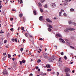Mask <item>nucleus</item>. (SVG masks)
<instances>
[{
    "label": "nucleus",
    "instance_id": "f257e3e1",
    "mask_svg": "<svg viewBox=\"0 0 76 76\" xmlns=\"http://www.w3.org/2000/svg\"><path fill=\"white\" fill-rule=\"evenodd\" d=\"M75 29L72 28H66V29L65 30V31L66 32H67L68 31H74Z\"/></svg>",
    "mask_w": 76,
    "mask_h": 76
},
{
    "label": "nucleus",
    "instance_id": "f03ea898",
    "mask_svg": "<svg viewBox=\"0 0 76 76\" xmlns=\"http://www.w3.org/2000/svg\"><path fill=\"white\" fill-rule=\"evenodd\" d=\"M50 5L53 8L56 7V4H55V3H52L50 4Z\"/></svg>",
    "mask_w": 76,
    "mask_h": 76
},
{
    "label": "nucleus",
    "instance_id": "7ed1b4c3",
    "mask_svg": "<svg viewBox=\"0 0 76 76\" xmlns=\"http://www.w3.org/2000/svg\"><path fill=\"white\" fill-rule=\"evenodd\" d=\"M68 2H69V0H67V1H65V2L63 4V6H66V5H67L68 4V3H67Z\"/></svg>",
    "mask_w": 76,
    "mask_h": 76
},
{
    "label": "nucleus",
    "instance_id": "20e7f679",
    "mask_svg": "<svg viewBox=\"0 0 76 76\" xmlns=\"http://www.w3.org/2000/svg\"><path fill=\"white\" fill-rule=\"evenodd\" d=\"M3 73L4 75H7L8 74V72L6 70L4 71L3 72Z\"/></svg>",
    "mask_w": 76,
    "mask_h": 76
},
{
    "label": "nucleus",
    "instance_id": "39448f33",
    "mask_svg": "<svg viewBox=\"0 0 76 76\" xmlns=\"http://www.w3.org/2000/svg\"><path fill=\"white\" fill-rule=\"evenodd\" d=\"M70 70V69L69 68H66L65 69V72L66 73H67Z\"/></svg>",
    "mask_w": 76,
    "mask_h": 76
},
{
    "label": "nucleus",
    "instance_id": "423d86ee",
    "mask_svg": "<svg viewBox=\"0 0 76 76\" xmlns=\"http://www.w3.org/2000/svg\"><path fill=\"white\" fill-rule=\"evenodd\" d=\"M46 20L48 22H50V23H52L53 22L51 20H50L49 18H47L46 19Z\"/></svg>",
    "mask_w": 76,
    "mask_h": 76
},
{
    "label": "nucleus",
    "instance_id": "0eeeda50",
    "mask_svg": "<svg viewBox=\"0 0 76 76\" xmlns=\"http://www.w3.org/2000/svg\"><path fill=\"white\" fill-rule=\"evenodd\" d=\"M42 18H43V16H40L39 18V20L40 21H42L43 20H42Z\"/></svg>",
    "mask_w": 76,
    "mask_h": 76
},
{
    "label": "nucleus",
    "instance_id": "6e6552de",
    "mask_svg": "<svg viewBox=\"0 0 76 76\" xmlns=\"http://www.w3.org/2000/svg\"><path fill=\"white\" fill-rule=\"evenodd\" d=\"M12 42H14L15 41V42H17V39L15 38V39H12Z\"/></svg>",
    "mask_w": 76,
    "mask_h": 76
},
{
    "label": "nucleus",
    "instance_id": "1a4fd4ad",
    "mask_svg": "<svg viewBox=\"0 0 76 76\" xmlns=\"http://www.w3.org/2000/svg\"><path fill=\"white\" fill-rule=\"evenodd\" d=\"M57 37H62V36L60 34H56Z\"/></svg>",
    "mask_w": 76,
    "mask_h": 76
},
{
    "label": "nucleus",
    "instance_id": "9d476101",
    "mask_svg": "<svg viewBox=\"0 0 76 76\" xmlns=\"http://www.w3.org/2000/svg\"><path fill=\"white\" fill-rule=\"evenodd\" d=\"M59 40L61 41L62 43H64L65 42L64 40L61 38L59 39Z\"/></svg>",
    "mask_w": 76,
    "mask_h": 76
},
{
    "label": "nucleus",
    "instance_id": "9b49d317",
    "mask_svg": "<svg viewBox=\"0 0 76 76\" xmlns=\"http://www.w3.org/2000/svg\"><path fill=\"white\" fill-rule=\"evenodd\" d=\"M46 67L48 68V69L50 68V65L49 64H47L46 65Z\"/></svg>",
    "mask_w": 76,
    "mask_h": 76
},
{
    "label": "nucleus",
    "instance_id": "f8f14e48",
    "mask_svg": "<svg viewBox=\"0 0 76 76\" xmlns=\"http://www.w3.org/2000/svg\"><path fill=\"white\" fill-rule=\"evenodd\" d=\"M66 75L65 76H70V75L69 73H66Z\"/></svg>",
    "mask_w": 76,
    "mask_h": 76
},
{
    "label": "nucleus",
    "instance_id": "ddd939ff",
    "mask_svg": "<svg viewBox=\"0 0 76 76\" xmlns=\"http://www.w3.org/2000/svg\"><path fill=\"white\" fill-rule=\"evenodd\" d=\"M33 13L34 15H37V12H36V11L34 10L33 11Z\"/></svg>",
    "mask_w": 76,
    "mask_h": 76
},
{
    "label": "nucleus",
    "instance_id": "4468645a",
    "mask_svg": "<svg viewBox=\"0 0 76 76\" xmlns=\"http://www.w3.org/2000/svg\"><path fill=\"white\" fill-rule=\"evenodd\" d=\"M39 4V7H41V6H42V5H41V3H38Z\"/></svg>",
    "mask_w": 76,
    "mask_h": 76
},
{
    "label": "nucleus",
    "instance_id": "2eb2a0df",
    "mask_svg": "<svg viewBox=\"0 0 76 76\" xmlns=\"http://www.w3.org/2000/svg\"><path fill=\"white\" fill-rule=\"evenodd\" d=\"M74 10V9L73 8H71L70 9V12H73Z\"/></svg>",
    "mask_w": 76,
    "mask_h": 76
},
{
    "label": "nucleus",
    "instance_id": "dca6fc26",
    "mask_svg": "<svg viewBox=\"0 0 76 76\" xmlns=\"http://www.w3.org/2000/svg\"><path fill=\"white\" fill-rule=\"evenodd\" d=\"M48 31H49V32H50V31H51V28H48Z\"/></svg>",
    "mask_w": 76,
    "mask_h": 76
},
{
    "label": "nucleus",
    "instance_id": "f3484780",
    "mask_svg": "<svg viewBox=\"0 0 76 76\" xmlns=\"http://www.w3.org/2000/svg\"><path fill=\"white\" fill-rule=\"evenodd\" d=\"M19 16L20 18H21V17H22V16H23V14H20L19 15Z\"/></svg>",
    "mask_w": 76,
    "mask_h": 76
},
{
    "label": "nucleus",
    "instance_id": "a211bd4d",
    "mask_svg": "<svg viewBox=\"0 0 76 76\" xmlns=\"http://www.w3.org/2000/svg\"><path fill=\"white\" fill-rule=\"evenodd\" d=\"M13 63L15 65H16L17 64V62H16L15 61L13 62Z\"/></svg>",
    "mask_w": 76,
    "mask_h": 76
},
{
    "label": "nucleus",
    "instance_id": "6ab92c4d",
    "mask_svg": "<svg viewBox=\"0 0 76 76\" xmlns=\"http://www.w3.org/2000/svg\"><path fill=\"white\" fill-rule=\"evenodd\" d=\"M62 12H60L59 13V16H61V13H62Z\"/></svg>",
    "mask_w": 76,
    "mask_h": 76
},
{
    "label": "nucleus",
    "instance_id": "aec40b11",
    "mask_svg": "<svg viewBox=\"0 0 76 76\" xmlns=\"http://www.w3.org/2000/svg\"><path fill=\"white\" fill-rule=\"evenodd\" d=\"M41 61L40 59H38L37 61V62H38V63H39V62H41Z\"/></svg>",
    "mask_w": 76,
    "mask_h": 76
},
{
    "label": "nucleus",
    "instance_id": "412c9836",
    "mask_svg": "<svg viewBox=\"0 0 76 76\" xmlns=\"http://www.w3.org/2000/svg\"><path fill=\"white\" fill-rule=\"evenodd\" d=\"M22 62L23 63H25V60L23 59L22 60Z\"/></svg>",
    "mask_w": 76,
    "mask_h": 76
},
{
    "label": "nucleus",
    "instance_id": "4be33fe9",
    "mask_svg": "<svg viewBox=\"0 0 76 76\" xmlns=\"http://www.w3.org/2000/svg\"><path fill=\"white\" fill-rule=\"evenodd\" d=\"M8 58H10V57H11V55H10V54H8Z\"/></svg>",
    "mask_w": 76,
    "mask_h": 76
},
{
    "label": "nucleus",
    "instance_id": "5701e85b",
    "mask_svg": "<svg viewBox=\"0 0 76 76\" xmlns=\"http://www.w3.org/2000/svg\"><path fill=\"white\" fill-rule=\"evenodd\" d=\"M3 33H4V31H3L1 30V32H0V34H3Z\"/></svg>",
    "mask_w": 76,
    "mask_h": 76
},
{
    "label": "nucleus",
    "instance_id": "b1692460",
    "mask_svg": "<svg viewBox=\"0 0 76 76\" xmlns=\"http://www.w3.org/2000/svg\"><path fill=\"white\" fill-rule=\"evenodd\" d=\"M49 28H53V26H51V25H49Z\"/></svg>",
    "mask_w": 76,
    "mask_h": 76
},
{
    "label": "nucleus",
    "instance_id": "393cba45",
    "mask_svg": "<svg viewBox=\"0 0 76 76\" xmlns=\"http://www.w3.org/2000/svg\"><path fill=\"white\" fill-rule=\"evenodd\" d=\"M52 69H47V71L48 72H50V71H51Z\"/></svg>",
    "mask_w": 76,
    "mask_h": 76
},
{
    "label": "nucleus",
    "instance_id": "a878e982",
    "mask_svg": "<svg viewBox=\"0 0 76 76\" xmlns=\"http://www.w3.org/2000/svg\"><path fill=\"white\" fill-rule=\"evenodd\" d=\"M29 36L30 38H33V36H31V35L29 34Z\"/></svg>",
    "mask_w": 76,
    "mask_h": 76
},
{
    "label": "nucleus",
    "instance_id": "bb28decb",
    "mask_svg": "<svg viewBox=\"0 0 76 76\" xmlns=\"http://www.w3.org/2000/svg\"><path fill=\"white\" fill-rule=\"evenodd\" d=\"M47 75V74H46V73H43V74L42 75L44 76V75Z\"/></svg>",
    "mask_w": 76,
    "mask_h": 76
},
{
    "label": "nucleus",
    "instance_id": "cd10ccee",
    "mask_svg": "<svg viewBox=\"0 0 76 76\" xmlns=\"http://www.w3.org/2000/svg\"><path fill=\"white\" fill-rule=\"evenodd\" d=\"M45 1V0H41L40 1L41 3H43L44 1Z\"/></svg>",
    "mask_w": 76,
    "mask_h": 76
},
{
    "label": "nucleus",
    "instance_id": "c85d7f7f",
    "mask_svg": "<svg viewBox=\"0 0 76 76\" xmlns=\"http://www.w3.org/2000/svg\"><path fill=\"white\" fill-rule=\"evenodd\" d=\"M64 58H65V60H67V58L66 57V56H64Z\"/></svg>",
    "mask_w": 76,
    "mask_h": 76
},
{
    "label": "nucleus",
    "instance_id": "c756f323",
    "mask_svg": "<svg viewBox=\"0 0 76 76\" xmlns=\"http://www.w3.org/2000/svg\"><path fill=\"white\" fill-rule=\"evenodd\" d=\"M25 35L26 37H28V34H27V33H26L25 34Z\"/></svg>",
    "mask_w": 76,
    "mask_h": 76
},
{
    "label": "nucleus",
    "instance_id": "7c9ffc66",
    "mask_svg": "<svg viewBox=\"0 0 76 76\" xmlns=\"http://www.w3.org/2000/svg\"><path fill=\"white\" fill-rule=\"evenodd\" d=\"M61 55L62 56H63V55H64V53H63V52H62L61 53Z\"/></svg>",
    "mask_w": 76,
    "mask_h": 76
},
{
    "label": "nucleus",
    "instance_id": "2f4dec72",
    "mask_svg": "<svg viewBox=\"0 0 76 76\" xmlns=\"http://www.w3.org/2000/svg\"><path fill=\"white\" fill-rule=\"evenodd\" d=\"M40 12H43V10L42 9H41V8H40Z\"/></svg>",
    "mask_w": 76,
    "mask_h": 76
},
{
    "label": "nucleus",
    "instance_id": "473e14b6",
    "mask_svg": "<svg viewBox=\"0 0 76 76\" xmlns=\"http://www.w3.org/2000/svg\"><path fill=\"white\" fill-rule=\"evenodd\" d=\"M47 4L45 5L44 6V7H45V8H47Z\"/></svg>",
    "mask_w": 76,
    "mask_h": 76
},
{
    "label": "nucleus",
    "instance_id": "72a5a7b5",
    "mask_svg": "<svg viewBox=\"0 0 76 76\" xmlns=\"http://www.w3.org/2000/svg\"><path fill=\"white\" fill-rule=\"evenodd\" d=\"M44 57L45 58H47V55L45 56H44Z\"/></svg>",
    "mask_w": 76,
    "mask_h": 76
},
{
    "label": "nucleus",
    "instance_id": "f704fd0d",
    "mask_svg": "<svg viewBox=\"0 0 76 76\" xmlns=\"http://www.w3.org/2000/svg\"><path fill=\"white\" fill-rule=\"evenodd\" d=\"M61 60V58H59V60H58V61H60L61 63V62H61V61H60Z\"/></svg>",
    "mask_w": 76,
    "mask_h": 76
},
{
    "label": "nucleus",
    "instance_id": "c9c22d12",
    "mask_svg": "<svg viewBox=\"0 0 76 76\" xmlns=\"http://www.w3.org/2000/svg\"><path fill=\"white\" fill-rule=\"evenodd\" d=\"M23 21L24 22L25 21V18L24 17H23Z\"/></svg>",
    "mask_w": 76,
    "mask_h": 76
},
{
    "label": "nucleus",
    "instance_id": "e433bc0d",
    "mask_svg": "<svg viewBox=\"0 0 76 76\" xmlns=\"http://www.w3.org/2000/svg\"><path fill=\"white\" fill-rule=\"evenodd\" d=\"M51 74H53V75H54L55 74V72H51Z\"/></svg>",
    "mask_w": 76,
    "mask_h": 76
},
{
    "label": "nucleus",
    "instance_id": "4c0bfd02",
    "mask_svg": "<svg viewBox=\"0 0 76 76\" xmlns=\"http://www.w3.org/2000/svg\"><path fill=\"white\" fill-rule=\"evenodd\" d=\"M63 15L64 16H67V14H66L65 13H64Z\"/></svg>",
    "mask_w": 76,
    "mask_h": 76
},
{
    "label": "nucleus",
    "instance_id": "58836bf2",
    "mask_svg": "<svg viewBox=\"0 0 76 76\" xmlns=\"http://www.w3.org/2000/svg\"><path fill=\"white\" fill-rule=\"evenodd\" d=\"M12 60H13V61H15V60H16V59L15 58H13Z\"/></svg>",
    "mask_w": 76,
    "mask_h": 76
},
{
    "label": "nucleus",
    "instance_id": "ea45409f",
    "mask_svg": "<svg viewBox=\"0 0 76 76\" xmlns=\"http://www.w3.org/2000/svg\"><path fill=\"white\" fill-rule=\"evenodd\" d=\"M21 28L22 31H23V30H24V27H21Z\"/></svg>",
    "mask_w": 76,
    "mask_h": 76
},
{
    "label": "nucleus",
    "instance_id": "a19ab883",
    "mask_svg": "<svg viewBox=\"0 0 76 76\" xmlns=\"http://www.w3.org/2000/svg\"><path fill=\"white\" fill-rule=\"evenodd\" d=\"M19 62H20V64L21 65H22V61H19Z\"/></svg>",
    "mask_w": 76,
    "mask_h": 76
},
{
    "label": "nucleus",
    "instance_id": "79ce46f5",
    "mask_svg": "<svg viewBox=\"0 0 76 76\" xmlns=\"http://www.w3.org/2000/svg\"><path fill=\"white\" fill-rule=\"evenodd\" d=\"M39 40H40L41 41H42V40H43V39H42V38H40L39 39Z\"/></svg>",
    "mask_w": 76,
    "mask_h": 76
},
{
    "label": "nucleus",
    "instance_id": "37998d69",
    "mask_svg": "<svg viewBox=\"0 0 76 76\" xmlns=\"http://www.w3.org/2000/svg\"><path fill=\"white\" fill-rule=\"evenodd\" d=\"M20 4H21V3H23V1H22V0H20Z\"/></svg>",
    "mask_w": 76,
    "mask_h": 76
},
{
    "label": "nucleus",
    "instance_id": "c03bdc74",
    "mask_svg": "<svg viewBox=\"0 0 76 76\" xmlns=\"http://www.w3.org/2000/svg\"><path fill=\"white\" fill-rule=\"evenodd\" d=\"M70 47H71V48H72V49H75V47L73 46H70Z\"/></svg>",
    "mask_w": 76,
    "mask_h": 76
},
{
    "label": "nucleus",
    "instance_id": "a18cd8bd",
    "mask_svg": "<svg viewBox=\"0 0 76 76\" xmlns=\"http://www.w3.org/2000/svg\"><path fill=\"white\" fill-rule=\"evenodd\" d=\"M73 24L74 25V26H76V23H74Z\"/></svg>",
    "mask_w": 76,
    "mask_h": 76
},
{
    "label": "nucleus",
    "instance_id": "49530a36",
    "mask_svg": "<svg viewBox=\"0 0 76 76\" xmlns=\"http://www.w3.org/2000/svg\"><path fill=\"white\" fill-rule=\"evenodd\" d=\"M20 51H22L23 50V48H21L20 49Z\"/></svg>",
    "mask_w": 76,
    "mask_h": 76
},
{
    "label": "nucleus",
    "instance_id": "de8ad7c7",
    "mask_svg": "<svg viewBox=\"0 0 76 76\" xmlns=\"http://www.w3.org/2000/svg\"><path fill=\"white\" fill-rule=\"evenodd\" d=\"M5 57H4L2 58V60H3V61H4V58H5Z\"/></svg>",
    "mask_w": 76,
    "mask_h": 76
},
{
    "label": "nucleus",
    "instance_id": "09e8293b",
    "mask_svg": "<svg viewBox=\"0 0 76 76\" xmlns=\"http://www.w3.org/2000/svg\"><path fill=\"white\" fill-rule=\"evenodd\" d=\"M61 12H62H62H64V10H61Z\"/></svg>",
    "mask_w": 76,
    "mask_h": 76
},
{
    "label": "nucleus",
    "instance_id": "8fccbe9b",
    "mask_svg": "<svg viewBox=\"0 0 76 76\" xmlns=\"http://www.w3.org/2000/svg\"><path fill=\"white\" fill-rule=\"evenodd\" d=\"M13 28H10V30L11 31H13Z\"/></svg>",
    "mask_w": 76,
    "mask_h": 76
},
{
    "label": "nucleus",
    "instance_id": "3c124183",
    "mask_svg": "<svg viewBox=\"0 0 76 76\" xmlns=\"http://www.w3.org/2000/svg\"><path fill=\"white\" fill-rule=\"evenodd\" d=\"M69 24H71V23H72V22H71L70 21H69Z\"/></svg>",
    "mask_w": 76,
    "mask_h": 76
},
{
    "label": "nucleus",
    "instance_id": "603ef678",
    "mask_svg": "<svg viewBox=\"0 0 76 76\" xmlns=\"http://www.w3.org/2000/svg\"><path fill=\"white\" fill-rule=\"evenodd\" d=\"M7 42V41L6 40H4V43H6Z\"/></svg>",
    "mask_w": 76,
    "mask_h": 76
},
{
    "label": "nucleus",
    "instance_id": "864d4df0",
    "mask_svg": "<svg viewBox=\"0 0 76 76\" xmlns=\"http://www.w3.org/2000/svg\"><path fill=\"white\" fill-rule=\"evenodd\" d=\"M10 20H11L12 21L13 20V18H10Z\"/></svg>",
    "mask_w": 76,
    "mask_h": 76
},
{
    "label": "nucleus",
    "instance_id": "5fc2aeb1",
    "mask_svg": "<svg viewBox=\"0 0 76 76\" xmlns=\"http://www.w3.org/2000/svg\"><path fill=\"white\" fill-rule=\"evenodd\" d=\"M6 53H4L3 55L4 56H6Z\"/></svg>",
    "mask_w": 76,
    "mask_h": 76
},
{
    "label": "nucleus",
    "instance_id": "6e6d98bb",
    "mask_svg": "<svg viewBox=\"0 0 76 76\" xmlns=\"http://www.w3.org/2000/svg\"><path fill=\"white\" fill-rule=\"evenodd\" d=\"M54 47H56V49H57V46L55 45V46H54Z\"/></svg>",
    "mask_w": 76,
    "mask_h": 76
},
{
    "label": "nucleus",
    "instance_id": "4d7b16f0",
    "mask_svg": "<svg viewBox=\"0 0 76 76\" xmlns=\"http://www.w3.org/2000/svg\"><path fill=\"white\" fill-rule=\"evenodd\" d=\"M1 7H2V6L0 5V9H1Z\"/></svg>",
    "mask_w": 76,
    "mask_h": 76
},
{
    "label": "nucleus",
    "instance_id": "13d9d810",
    "mask_svg": "<svg viewBox=\"0 0 76 76\" xmlns=\"http://www.w3.org/2000/svg\"><path fill=\"white\" fill-rule=\"evenodd\" d=\"M57 73L58 74L57 76H58V75H59V72H57Z\"/></svg>",
    "mask_w": 76,
    "mask_h": 76
},
{
    "label": "nucleus",
    "instance_id": "bf43d9fd",
    "mask_svg": "<svg viewBox=\"0 0 76 76\" xmlns=\"http://www.w3.org/2000/svg\"><path fill=\"white\" fill-rule=\"evenodd\" d=\"M1 2H2L1 1H0V5H1Z\"/></svg>",
    "mask_w": 76,
    "mask_h": 76
},
{
    "label": "nucleus",
    "instance_id": "052dcab7",
    "mask_svg": "<svg viewBox=\"0 0 76 76\" xmlns=\"http://www.w3.org/2000/svg\"><path fill=\"white\" fill-rule=\"evenodd\" d=\"M33 74L32 73H31L30 74L29 76H32Z\"/></svg>",
    "mask_w": 76,
    "mask_h": 76
},
{
    "label": "nucleus",
    "instance_id": "680f3d73",
    "mask_svg": "<svg viewBox=\"0 0 76 76\" xmlns=\"http://www.w3.org/2000/svg\"><path fill=\"white\" fill-rule=\"evenodd\" d=\"M73 62H70L69 63V64H73Z\"/></svg>",
    "mask_w": 76,
    "mask_h": 76
},
{
    "label": "nucleus",
    "instance_id": "e2e57ef3",
    "mask_svg": "<svg viewBox=\"0 0 76 76\" xmlns=\"http://www.w3.org/2000/svg\"><path fill=\"white\" fill-rule=\"evenodd\" d=\"M36 69H38V66H37L36 67Z\"/></svg>",
    "mask_w": 76,
    "mask_h": 76
},
{
    "label": "nucleus",
    "instance_id": "0e129e2a",
    "mask_svg": "<svg viewBox=\"0 0 76 76\" xmlns=\"http://www.w3.org/2000/svg\"><path fill=\"white\" fill-rule=\"evenodd\" d=\"M10 26H12V27H13V26H12V25H10Z\"/></svg>",
    "mask_w": 76,
    "mask_h": 76
},
{
    "label": "nucleus",
    "instance_id": "69168bd1",
    "mask_svg": "<svg viewBox=\"0 0 76 76\" xmlns=\"http://www.w3.org/2000/svg\"><path fill=\"white\" fill-rule=\"evenodd\" d=\"M38 71H40V69H38Z\"/></svg>",
    "mask_w": 76,
    "mask_h": 76
},
{
    "label": "nucleus",
    "instance_id": "338daca9",
    "mask_svg": "<svg viewBox=\"0 0 76 76\" xmlns=\"http://www.w3.org/2000/svg\"><path fill=\"white\" fill-rule=\"evenodd\" d=\"M12 11H16V10H15L14 9H13L12 10Z\"/></svg>",
    "mask_w": 76,
    "mask_h": 76
},
{
    "label": "nucleus",
    "instance_id": "774afa93",
    "mask_svg": "<svg viewBox=\"0 0 76 76\" xmlns=\"http://www.w3.org/2000/svg\"><path fill=\"white\" fill-rule=\"evenodd\" d=\"M42 46L41 45L40 46V48H42Z\"/></svg>",
    "mask_w": 76,
    "mask_h": 76
}]
</instances>
